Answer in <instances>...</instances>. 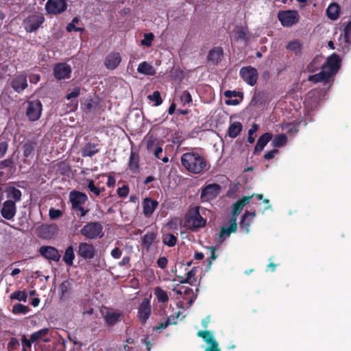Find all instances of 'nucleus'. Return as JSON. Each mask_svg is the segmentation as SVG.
Instances as JSON below:
<instances>
[{
  "mask_svg": "<svg viewBox=\"0 0 351 351\" xmlns=\"http://www.w3.org/2000/svg\"><path fill=\"white\" fill-rule=\"evenodd\" d=\"M237 229V219L232 217L230 220V225L229 227L222 226L220 230L219 239H221V241H223L226 237H230L231 233L236 232Z\"/></svg>",
  "mask_w": 351,
  "mask_h": 351,
  "instance_id": "27",
  "label": "nucleus"
},
{
  "mask_svg": "<svg viewBox=\"0 0 351 351\" xmlns=\"http://www.w3.org/2000/svg\"><path fill=\"white\" fill-rule=\"evenodd\" d=\"M343 36L345 42L351 45V21L346 25Z\"/></svg>",
  "mask_w": 351,
  "mask_h": 351,
  "instance_id": "54",
  "label": "nucleus"
},
{
  "mask_svg": "<svg viewBox=\"0 0 351 351\" xmlns=\"http://www.w3.org/2000/svg\"><path fill=\"white\" fill-rule=\"evenodd\" d=\"M67 3L65 0H48L45 4V10L49 14H59L66 10Z\"/></svg>",
  "mask_w": 351,
  "mask_h": 351,
  "instance_id": "13",
  "label": "nucleus"
},
{
  "mask_svg": "<svg viewBox=\"0 0 351 351\" xmlns=\"http://www.w3.org/2000/svg\"><path fill=\"white\" fill-rule=\"evenodd\" d=\"M278 19L283 27H289L299 22L300 15L296 10H281L278 13Z\"/></svg>",
  "mask_w": 351,
  "mask_h": 351,
  "instance_id": "5",
  "label": "nucleus"
},
{
  "mask_svg": "<svg viewBox=\"0 0 351 351\" xmlns=\"http://www.w3.org/2000/svg\"><path fill=\"white\" fill-rule=\"evenodd\" d=\"M265 102V96L263 92H255L250 103V106H261Z\"/></svg>",
  "mask_w": 351,
  "mask_h": 351,
  "instance_id": "37",
  "label": "nucleus"
},
{
  "mask_svg": "<svg viewBox=\"0 0 351 351\" xmlns=\"http://www.w3.org/2000/svg\"><path fill=\"white\" fill-rule=\"evenodd\" d=\"M80 233L90 239L101 238L104 236L103 226L100 222H88L81 229Z\"/></svg>",
  "mask_w": 351,
  "mask_h": 351,
  "instance_id": "4",
  "label": "nucleus"
},
{
  "mask_svg": "<svg viewBox=\"0 0 351 351\" xmlns=\"http://www.w3.org/2000/svg\"><path fill=\"white\" fill-rule=\"evenodd\" d=\"M239 75L242 80L251 86H254L257 82L258 73L257 69L252 66L241 67Z\"/></svg>",
  "mask_w": 351,
  "mask_h": 351,
  "instance_id": "8",
  "label": "nucleus"
},
{
  "mask_svg": "<svg viewBox=\"0 0 351 351\" xmlns=\"http://www.w3.org/2000/svg\"><path fill=\"white\" fill-rule=\"evenodd\" d=\"M74 259L75 252L73 247L72 245H69L65 250L64 254L62 257V260L67 266L71 267L73 265Z\"/></svg>",
  "mask_w": 351,
  "mask_h": 351,
  "instance_id": "33",
  "label": "nucleus"
},
{
  "mask_svg": "<svg viewBox=\"0 0 351 351\" xmlns=\"http://www.w3.org/2000/svg\"><path fill=\"white\" fill-rule=\"evenodd\" d=\"M302 44L299 40H294L290 41L287 45V49L293 51L295 55L298 56L301 54Z\"/></svg>",
  "mask_w": 351,
  "mask_h": 351,
  "instance_id": "41",
  "label": "nucleus"
},
{
  "mask_svg": "<svg viewBox=\"0 0 351 351\" xmlns=\"http://www.w3.org/2000/svg\"><path fill=\"white\" fill-rule=\"evenodd\" d=\"M58 228L56 224H43L38 228V234L43 239H51L58 234Z\"/></svg>",
  "mask_w": 351,
  "mask_h": 351,
  "instance_id": "15",
  "label": "nucleus"
},
{
  "mask_svg": "<svg viewBox=\"0 0 351 351\" xmlns=\"http://www.w3.org/2000/svg\"><path fill=\"white\" fill-rule=\"evenodd\" d=\"M158 202L151 197H145L142 202L143 213L145 217H150L158 206Z\"/></svg>",
  "mask_w": 351,
  "mask_h": 351,
  "instance_id": "20",
  "label": "nucleus"
},
{
  "mask_svg": "<svg viewBox=\"0 0 351 351\" xmlns=\"http://www.w3.org/2000/svg\"><path fill=\"white\" fill-rule=\"evenodd\" d=\"M238 40H246L247 36V29L244 27H239L235 33Z\"/></svg>",
  "mask_w": 351,
  "mask_h": 351,
  "instance_id": "59",
  "label": "nucleus"
},
{
  "mask_svg": "<svg viewBox=\"0 0 351 351\" xmlns=\"http://www.w3.org/2000/svg\"><path fill=\"white\" fill-rule=\"evenodd\" d=\"M8 168L9 172H13L14 170V163L12 158L0 161V170Z\"/></svg>",
  "mask_w": 351,
  "mask_h": 351,
  "instance_id": "49",
  "label": "nucleus"
},
{
  "mask_svg": "<svg viewBox=\"0 0 351 351\" xmlns=\"http://www.w3.org/2000/svg\"><path fill=\"white\" fill-rule=\"evenodd\" d=\"M99 152V144L93 143H86L81 149L83 157H92Z\"/></svg>",
  "mask_w": 351,
  "mask_h": 351,
  "instance_id": "28",
  "label": "nucleus"
},
{
  "mask_svg": "<svg viewBox=\"0 0 351 351\" xmlns=\"http://www.w3.org/2000/svg\"><path fill=\"white\" fill-rule=\"evenodd\" d=\"M152 314L151 301L148 298H143L138 308L137 317L141 324H145Z\"/></svg>",
  "mask_w": 351,
  "mask_h": 351,
  "instance_id": "12",
  "label": "nucleus"
},
{
  "mask_svg": "<svg viewBox=\"0 0 351 351\" xmlns=\"http://www.w3.org/2000/svg\"><path fill=\"white\" fill-rule=\"evenodd\" d=\"M44 21L45 18L42 14H32L23 20V25L27 32H33L38 29Z\"/></svg>",
  "mask_w": 351,
  "mask_h": 351,
  "instance_id": "9",
  "label": "nucleus"
},
{
  "mask_svg": "<svg viewBox=\"0 0 351 351\" xmlns=\"http://www.w3.org/2000/svg\"><path fill=\"white\" fill-rule=\"evenodd\" d=\"M184 221L186 226L193 232L204 228L206 224V219L202 217L197 206L190 209L187 212Z\"/></svg>",
  "mask_w": 351,
  "mask_h": 351,
  "instance_id": "2",
  "label": "nucleus"
},
{
  "mask_svg": "<svg viewBox=\"0 0 351 351\" xmlns=\"http://www.w3.org/2000/svg\"><path fill=\"white\" fill-rule=\"evenodd\" d=\"M199 337L203 339V340L208 344L211 343L216 341L213 332L209 330H199L197 333Z\"/></svg>",
  "mask_w": 351,
  "mask_h": 351,
  "instance_id": "43",
  "label": "nucleus"
},
{
  "mask_svg": "<svg viewBox=\"0 0 351 351\" xmlns=\"http://www.w3.org/2000/svg\"><path fill=\"white\" fill-rule=\"evenodd\" d=\"M258 130V125L256 123H253L251 128L248 130V136H247V141L252 144L255 141V138L253 136V135L257 132Z\"/></svg>",
  "mask_w": 351,
  "mask_h": 351,
  "instance_id": "53",
  "label": "nucleus"
},
{
  "mask_svg": "<svg viewBox=\"0 0 351 351\" xmlns=\"http://www.w3.org/2000/svg\"><path fill=\"white\" fill-rule=\"evenodd\" d=\"M26 104V117L30 121H36L38 120L41 116L43 110V104L38 99H28Z\"/></svg>",
  "mask_w": 351,
  "mask_h": 351,
  "instance_id": "3",
  "label": "nucleus"
},
{
  "mask_svg": "<svg viewBox=\"0 0 351 351\" xmlns=\"http://www.w3.org/2000/svg\"><path fill=\"white\" fill-rule=\"evenodd\" d=\"M323 57L320 56H316L311 62L306 66V70L308 73H314L317 71L319 68L322 69V62Z\"/></svg>",
  "mask_w": 351,
  "mask_h": 351,
  "instance_id": "32",
  "label": "nucleus"
},
{
  "mask_svg": "<svg viewBox=\"0 0 351 351\" xmlns=\"http://www.w3.org/2000/svg\"><path fill=\"white\" fill-rule=\"evenodd\" d=\"M254 195L250 196H244L241 199L237 200L232 206V217L239 215L243 207L247 204L250 199L254 197Z\"/></svg>",
  "mask_w": 351,
  "mask_h": 351,
  "instance_id": "26",
  "label": "nucleus"
},
{
  "mask_svg": "<svg viewBox=\"0 0 351 351\" xmlns=\"http://www.w3.org/2000/svg\"><path fill=\"white\" fill-rule=\"evenodd\" d=\"M197 272V267H193L187 274L186 277L184 280H179L180 284H189L193 285L196 282L195 275Z\"/></svg>",
  "mask_w": 351,
  "mask_h": 351,
  "instance_id": "42",
  "label": "nucleus"
},
{
  "mask_svg": "<svg viewBox=\"0 0 351 351\" xmlns=\"http://www.w3.org/2000/svg\"><path fill=\"white\" fill-rule=\"evenodd\" d=\"M137 71L138 73L147 75H154L156 73V71L153 66L147 62L140 63L138 66Z\"/></svg>",
  "mask_w": 351,
  "mask_h": 351,
  "instance_id": "35",
  "label": "nucleus"
},
{
  "mask_svg": "<svg viewBox=\"0 0 351 351\" xmlns=\"http://www.w3.org/2000/svg\"><path fill=\"white\" fill-rule=\"evenodd\" d=\"M181 223V220L178 217L171 219L167 223V226L171 230H178Z\"/></svg>",
  "mask_w": 351,
  "mask_h": 351,
  "instance_id": "57",
  "label": "nucleus"
},
{
  "mask_svg": "<svg viewBox=\"0 0 351 351\" xmlns=\"http://www.w3.org/2000/svg\"><path fill=\"white\" fill-rule=\"evenodd\" d=\"M72 285L71 282L67 280L63 281L59 286V290L60 292V299L64 300L69 297L71 290Z\"/></svg>",
  "mask_w": 351,
  "mask_h": 351,
  "instance_id": "36",
  "label": "nucleus"
},
{
  "mask_svg": "<svg viewBox=\"0 0 351 351\" xmlns=\"http://www.w3.org/2000/svg\"><path fill=\"white\" fill-rule=\"evenodd\" d=\"M178 241L177 237L171 233L164 234L162 237V242L169 247H173Z\"/></svg>",
  "mask_w": 351,
  "mask_h": 351,
  "instance_id": "46",
  "label": "nucleus"
},
{
  "mask_svg": "<svg viewBox=\"0 0 351 351\" xmlns=\"http://www.w3.org/2000/svg\"><path fill=\"white\" fill-rule=\"evenodd\" d=\"M38 252L46 259L55 262L59 261L61 257L58 250L52 246H41Z\"/></svg>",
  "mask_w": 351,
  "mask_h": 351,
  "instance_id": "19",
  "label": "nucleus"
},
{
  "mask_svg": "<svg viewBox=\"0 0 351 351\" xmlns=\"http://www.w3.org/2000/svg\"><path fill=\"white\" fill-rule=\"evenodd\" d=\"M10 84L15 92L22 93L28 86L25 72L23 71L16 74L12 79Z\"/></svg>",
  "mask_w": 351,
  "mask_h": 351,
  "instance_id": "14",
  "label": "nucleus"
},
{
  "mask_svg": "<svg viewBox=\"0 0 351 351\" xmlns=\"http://www.w3.org/2000/svg\"><path fill=\"white\" fill-rule=\"evenodd\" d=\"M147 98L152 101H154V106H158L162 104V99L160 96V93L158 90H155L153 92L152 95H149L147 96Z\"/></svg>",
  "mask_w": 351,
  "mask_h": 351,
  "instance_id": "50",
  "label": "nucleus"
},
{
  "mask_svg": "<svg viewBox=\"0 0 351 351\" xmlns=\"http://www.w3.org/2000/svg\"><path fill=\"white\" fill-rule=\"evenodd\" d=\"M208 249L210 251V256L207 260V261H208L207 268L210 269L212 265L213 261L217 258V255L216 254L215 247L210 246V247H208Z\"/></svg>",
  "mask_w": 351,
  "mask_h": 351,
  "instance_id": "55",
  "label": "nucleus"
},
{
  "mask_svg": "<svg viewBox=\"0 0 351 351\" xmlns=\"http://www.w3.org/2000/svg\"><path fill=\"white\" fill-rule=\"evenodd\" d=\"M182 165L190 173L199 174L206 171L210 165L203 155L195 152H189L181 156Z\"/></svg>",
  "mask_w": 351,
  "mask_h": 351,
  "instance_id": "1",
  "label": "nucleus"
},
{
  "mask_svg": "<svg viewBox=\"0 0 351 351\" xmlns=\"http://www.w3.org/2000/svg\"><path fill=\"white\" fill-rule=\"evenodd\" d=\"M299 123H285L282 125L283 130L286 131L289 134H294L298 132Z\"/></svg>",
  "mask_w": 351,
  "mask_h": 351,
  "instance_id": "45",
  "label": "nucleus"
},
{
  "mask_svg": "<svg viewBox=\"0 0 351 351\" xmlns=\"http://www.w3.org/2000/svg\"><path fill=\"white\" fill-rule=\"evenodd\" d=\"M77 253V255L82 258L86 260H90L95 256V249L92 244L83 242L79 244Z\"/></svg>",
  "mask_w": 351,
  "mask_h": 351,
  "instance_id": "18",
  "label": "nucleus"
},
{
  "mask_svg": "<svg viewBox=\"0 0 351 351\" xmlns=\"http://www.w3.org/2000/svg\"><path fill=\"white\" fill-rule=\"evenodd\" d=\"M71 208L83 206L88 201V196L83 192L73 190L69 193Z\"/></svg>",
  "mask_w": 351,
  "mask_h": 351,
  "instance_id": "16",
  "label": "nucleus"
},
{
  "mask_svg": "<svg viewBox=\"0 0 351 351\" xmlns=\"http://www.w3.org/2000/svg\"><path fill=\"white\" fill-rule=\"evenodd\" d=\"M155 294L157 297V299L160 302H166L169 300V297L166 291L162 290L160 287H157L155 290Z\"/></svg>",
  "mask_w": 351,
  "mask_h": 351,
  "instance_id": "51",
  "label": "nucleus"
},
{
  "mask_svg": "<svg viewBox=\"0 0 351 351\" xmlns=\"http://www.w3.org/2000/svg\"><path fill=\"white\" fill-rule=\"evenodd\" d=\"M121 62V57L118 52H110L105 58L104 65L109 70L118 67Z\"/></svg>",
  "mask_w": 351,
  "mask_h": 351,
  "instance_id": "22",
  "label": "nucleus"
},
{
  "mask_svg": "<svg viewBox=\"0 0 351 351\" xmlns=\"http://www.w3.org/2000/svg\"><path fill=\"white\" fill-rule=\"evenodd\" d=\"M66 30L68 32H71L73 31V32H76L82 33L84 32L85 29L84 27H77L74 23L71 22L66 25Z\"/></svg>",
  "mask_w": 351,
  "mask_h": 351,
  "instance_id": "64",
  "label": "nucleus"
},
{
  "mask_svg": "<svg viewBox=\"0 0 351 351\" xmlns=\"http://www.w3.org/2000/svg\"><path fill=\"white\" fill-rule=\"evenodd\" d=\"M146 149L149 153H152L156 146H158L162 142L158 140L153 135L146 136L145 138Z\"/></svg>",
  "mask_w": 351,
  "mask_h": 351,
  "instance_id": "34",
  "label": "nucleus"
},
{
  "mask_svg": "<svg viewBox=\"0 0 351 351\" xmlns=\"http://www.w3.org/2000/svg\"><path fill=\"white\" fill-rule=\"evenodd\" d=\"M180 100L184 105L192 102V97L190 93L187 90H184L180 95Z\"/></svg>",
  "mask_w": 351,
  "mask_h": 351,
  "instance_id": "62",
  "label": "nucleus"
},
{
  "mask_svg": "<svg viewBox=\"0 0 351 351\" xmlns=\"http://www.w3.org/2000/svg\"><path fill=\"white\" fill-rule=\"evenodd\" d=\"M88 189L90 191L93 192L95 195L99 196L102 191H104V188L99 189L95 185L94 181L90 180L88 183Z\"/></svg>",
  "mask_w": 351,
  "mask_h": 351,
  "instance_id": "56",
  "label": "nucleus"
},
{
  "mask_svg": "<svg viewBox=\"0 0 351 351\" xmlns=\"http://www.w3.org/2000/svg\"><path fill=\"white\" fill-rule=\"evenodd\" d=\"M255 216V210H253L252 212H249L246 210L244 215H243L241 221L240 222V228L241 230H244L246 234H247L250 232V227L251 226V223L252 221L253 218Z\"/></svg>",
  "mask_w": 351,
  "mask_h": 351,
  "instance_id": "25",
  "label": "nucleus"
},
{
  "mask_svg": "<svg viewBox=\"0 0 351 351\" xmlns=\"http://www.w3.org/2000/svg\"><path fill=\"white\" fill-rule=\"evenodd\" d=\"M49 215L51 219H56L62 215V212L59 209L50 208Z\"/></svg>",
  "mask_w": 351,
  "mask_h": 351,
  "instance_id": "63",
  "label": "nucleus"
},
{
  "mask_svg": "<svg viewBox=\"0 0 351 351\" xmlns=\"http://www.w3.org/2000/svg\"><path fill=\"white\" fill-rule=\"evenodd\" d=\"M330 77H332L328 74V73L326 70L322 69V71L319 73L309 75L308 77V80L313 83L322 82H328Z\"/></svg>",
  "mask_w": 351,
  "mask_h": 351,
  "instance_id": "30",
  "label": "nucleus"
},
{
  "mask_svg": "<svg viewBox=\"0 0 351 351\" xmlns=\"http://www.w3.org/2000/svg\"><path fill=\"white\" fill-rule=\"evenodd\" d=\"M221 189V186L217 183L204 185L201 191V201L206 202L215 199L219 194Z\"/></svg>",
  "mask_w": 351,
  "mask_h": 351,
  "instance_id": "6",
  "label": "nucleus"
},
{
  "mask_svg": "<svg viewBox=\"0 0 351 351\" xmlns=\"http://www.w3.org/2000/svg\"><path fill=\"white\" fill-rule=\"evenodd\" d=\"M157 234L154 232H147L142 238V245L147 250L149 249L153 242L156 239Z\"/></svg>",
  "mask_w": 351,
  "mask_h": 351,
  "instance_id": "39",
  "label": "nucleus"
},
{
  "mask_svg": "<svg viewBox=\"0 0 351 351\" xmlns=\"http://www.w3.org/2000/svg\"><path fill=\"white\" fill-rule=\"evenodd\" d=\"M273 135L270 132H265L258 139L253 152L254 155H258L264 149L265 145L272 139Z\"/></svg>",
  "mask_w": 351,
  "mask_h": 351,
  "instance_id": "24",
  "label": "nucleus"
},
{
  "mask_svg": "<svg viewBox=\"0 0 351 351\" xmlns=\"http://www.w3.org/2000/svg\"><path fill=\"white\" fill-rule=\"evenodd\" d=\"M340 66L341 59L339 56L336 53H332L327 58L326 62L322 64V69L326 70L332 77L338 72Z\"/></svg>",
  "mask_w": 351,
  "mask_h": 351,
  "instance_id": "11",
  "label": "nucleus"
},
{
  "mask_svg": "<svg viewBox=\"0 0 351 351\" xmlns=\"http://www.w3.org/2000/svg\"><path fill=\"white\" fill-rule=\"evenodd\" d=\"M154 36L152 33H145L144 34V38L141 40V45L149 47L154 40Z\"/></svg>",
  "mask_w": 351,
  "mask_h": 351,
  "instance_id": "58",
  "label": "nucleus"
},
{
  "mask_svg": "<svg viewBox=\"0 0 351 351\" xmlns=\"http://www.w3.org/2000/svg\"><path fill=\"white\" fill-rule=\"evenodd\" d=\"M27 295L25 291H16L10 295L11 300H17L19 301L26 302Z\"/></svg>",
  "mask_w": 351,
  "mask_h": 351,
  "instance_id": "52",
  "label": "nucleus"
},
{
  "mask_svg": "<svg viewBox=\"0 0 351 351\" xmlns=\"http://www.w3.org/2000/svg\"><path fill=\"white\" fill-rule=\"evenodd\" d=\"M54 77L58 80L69 79L71 76L72 68L66 62H59L53 68Z\"/></svg>",
  "mask_w": 351,
  "mask_h": 351,
  "instance_id": "10",
  "label": "nucleus"
},
{
  "mask_svg": "<svg viewBox=\"0 0 351 351\" xmlns=\"http://www.w3.org/2000/svg\"><path fill=\"white\" fill-rule=\"evenodd\" d=\"M223 57V48L221 47H215L209 51L207 60L213 65H217L221 61Z\"/></svg>",
  "mask_w": 351,
  "mask_h": 351,
  "instance_id": "23",
  "label": "nucleus"
},
{
  "mask_svg": "<svg viewBox=\"0 0 351 351\" xmlns=\"http://www.w3.org/2000/svg\"><path fill=\"white\" fill-rule=\"evenodd\" d=\"M5 192L8 198L7 200H12L15 204L21 200L22 193L16 187L9 186L5 189Z\"/></svg>",
  "mask_w": 351,
  "mask_h": 351,
  "instance_id": "29",
  "label": "nucleus"
},
{
  "mask_svg": "<svg viewBox=\"0 0 351 351\" xmlns=\"http://www.w3.org/2000/svg\"><path fill=\"white\" fill-rule=\"evenodd\" d=\"M171 324H176V322L171 323V321H170V318L167 317V320L165 322H161L158 326H154L153 330L154 331H158V330L161 331L162 330L165 329L166 328H167Z\"/></svg>",
  "mask_w": 351,
  "mask_h": 351,
  "instance_id": "61",
  "label": "nucleus"
},
{
  "mask_svg": "<svg viewBox=\"0 0 351 351\" xmlns=\"http://www.w3.org/2000/svg\"><path fill=\"white\" fill-rule=\"evenodd\" d=\"M128 169L132 174H138L140 172V156L139 154L131 149L128 161Z\"/></svg>",
  "mask_w": 351,
  "mask_h": 351,
  "instance_id": "21",
  "label": "nucleus"
},
{
  "mask_svg": "<svg viewBox=\"0 0 351 351\" xmlns=\"http://www.w3.org/2000/svg\"><path fill=\"white\" fill-rule=\"evenodd\" d=\"M340 7L336 3H330L326 9V14L328 19L335 21L339 16Z\"/></svg>",
  "mask_w": 351,
  "mask_h": 351,
  "instance_id": "31",
  "label": "nucleus"
},
{
  "mask_svg": "<svg viewBox=\"0 0 351 351\" xmlns=\"http://www.w3.org/2000/svg\"><path fill=\"white\" fill-rule=\"evenodd\" d=\"M287 142V138L285 134H280L276 135L272 140L271 144L274 147H280L285 145Z\"/></svg>",
  "mask_w": 351,
  "mask_h": 351,
  "instance_id": "44",
  "label": "nucleus"
},
{
  "mask_svg": "<svg viewBox=\"0 0 351 351\" xmlns=\"http://www.w3.org/2000/svg\"><path fill=\"white\" fill-rule=\"evenodd\" d=\"M106 308L108 311L106 313L101 311L106 326L112 328L124 318V315L122 311L110 308Z\"/></svg>",
  "mask_w": 351,
  "mask_h": 351,
  "instance_id": "7",
  "label": "nucleus"
},
{
  "mask_svg": "<svg viewBox=\"0 0 351 351\" xmlns=\"http://www.w3.org/2000/svg\"><path fill=\"white\" fill-rule=\"evenodd\" d=\"M0 212L4 219L12 220L16 213V204L12 200H5L2 204Z\"/></svg>",
  "mask_w": 351,
  "mask_h": 351,
  "instance_id": "17",
  "label": "nucleus"
},
{
  "mask_svg": "<svg viewBox=\"0 0 351 351\" xmlns=\"http://www.w3.org/2000/svg\"><path fill=\"white\" fill-rule=\"evenodd\" d=\"M243 128L242 124L239 121L233 122L230 124L228 128V136L230 138H236L241 132Z\"/></svg>",
  "mask_w": 351,
  "mask_h": 351,
  "instance_id": "38",
  "label": "nucleus"
},
{
  "mask_svg": "<svg viewBox=\"0 0 351 351\" xmlns=\"http://www.w3.org/2000/svg\"><path fill=\"white\" fill-rule=\"evenodd\" d=\"M19 346V341L15 337H12L8 343V351H14Z\"/></svg>",
  "mask_w": 351,
  "mask_h": 351,
  "instance_id": "60",
  "label": "nucleus"
},
{
  "mask_svg": "<svg viewBox=\"0 0 351 351\" xmlns=\"http://www.w3.org/2000/svg\"><path fill=\"white\" fill-rule=\"evenodd\" d=\"M36 145V143L34 141H27L23 145V149L25 158H27L34 156Z\"/></svg>",
  "mask_w": 351,
  "mask_h": 351,
  "instance_id": "40",
  "label": "nucleus"
},
{
  "mask_svg": "<svg viewBox=\"0 0 351 351\" xmlns=\"http://www.w3.org/2000/svg\"><path fill=\"white\" fill-rule=\"evenodd\" d=\"M48 332H49V329L45 328L40 329V330L32 333L30 335L32 341L36 342V341L41 339L42 338L45 337L48 334Z\"/></svg>",
  "mask_w": 351,
  "mask_h": 351,
  "instance_id": "48",
  "label": "nucleus"
},
{
  "mask_svg": "<svg viewBox=\"0 0 351 351\" xmlns=\"http://www.w3.org/2000/svg\"><path fill=\"white\" fill-rule=\"evenodd\" d=\"M12 313L16 315H25L29 311V308L22 304L18 303L12 306Z\"/></svg>",
  "mask_w": 351,
  "mask_h": 351,
  "instance_id": "47",
  "label": "nucleus"
}]
</instances>
